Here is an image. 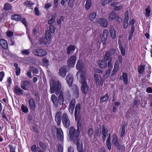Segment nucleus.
Listing matches in <instances>:
<instances>
[{"label":"nucleus","mask_w":152,"mask_h":152,"mask_svg":"<svg viewBox=\"0 0 152 152\" xmlns=\"http://www.w3.org/2000/svg\"><path fill=\"white\" fill-rule=\"evenodd\" d=\"M21 109L23 112L25 113H27L28 112V108L26 106L22 104L21 107Z\"/></svg>","instance_id":"nucleus-40"},{"label":"nucleus","mask_w":152,"mask_h":152,"mask_svg":"<svg viewBox=\"0 0 152 152\" xmlns=\"http://www.w3.org/2000/svg\"><path fill=\"white\" fill-rule=\"evenodd\" d=\"M39 43L41 44L46 45L47 44L45 39L44 38H41L39 40Z\"/></svg>","instance_id":"nucleus-46"},{"label":"nucleus","mask_w":152,"mask_h":152,"mask_svg":"<svg viewBox=\"0 0 152 152\" xmlns=\"http://www.w3.org/2000/svg\"><path fill=\"white\" fill-rule=\"evenodd\" d=\"M113 144L118 149L120 148V146L118 142V139L116 135H114L113 136L112 140Z\"/></svg>","instance_id":"nucleus-17"},{"label":"nucleus","mask_w":152,"mask_h":152,"mask_svg":"<svg viewBox=\"0 0 152 152\" xmlns=\"http://www.w3.org/2000/svg\"><path fill=\"white\" fill-rule=\"evenodd\" d=\"M69 111L71 114H72L74 111L75 107L70 106H69Z\"/></svg>","instance_id":"nucleus-64"},{"label":"nucleus","mask_w":152,"mask_h":152,"mask_svg":"<svg viewBox=\"0 0 152 152\" xmlns=\"http://www.w3.org/2000/svg\"><path fill=\"white\" fill-rule=\"evenodd\" d=\"M21 21L22 23L26 27H27V23L25 18H23Z\"/></svg>","instance_id":"nucleus-62"},{"label":"nucleus","mask_w":152,"mask_h":152,"mask_svg":"<svg viewBox=\"0 0 152 152\" xmlns=\"http://www.w3.org/2000/svg\"><path fill=\"white\" fill-rule=\"evenodd\" d=\"M122 55L124 56L125 55L126 51L124 48L120 49Z\"/></svg>","instance_id":"nucleus-59"},{"label":"nucleus","mask_w":152,"mask_h":152,"mask_svg":"<svg viewBox=\"0 0 152 152\" xmlns=\"http://www.w3.org/2000/svg\"><path fill=\"white\" fill-rule=\"evenodd\" d=\"M109 98L108 94H106L105 95L101 98V101L102 102H104L107 101Z\"/></svg>","instance_id":"nucleus-39"},{"label":"nucleus","mask_w":152,"mask_h":152,"mask_svg":"<svg viewBox=\"0 0 152 152\" xmlns=\"http://www.w3.org/2000/svg\"><path fill=\"white\" fill-rule=\"evenodd\" d=\"M88 134L89 136H91L93 134V132L92 128H89L87 131Z\"/></svg>","instance_id":"nucleus-49"},{"label":"nucleus","mask_w":152,"mask_h":152,"mask_svg":"<svg viewBox=\"0 0 152 152\" xmlns=\"http://www.w3.org/2000/svg\"><path fill=\"white\" fill-rule=\"evenodd\" d=\"M69 71L68 67L66 66H64L60 68L58 73L59 75L62 77H65L66 73Z\"/></svg>","instance_id":"nucleus-7"},{"label":"nucleus","mask_w":152,"mask_h":152,"mask_svg":"<svg viewBox=\"0 0 152 152\" xmlns=\"http://www.w3.org/2000/svg\"><path fill=\"white\" fill-rule=\"evenodd\" d=\"M110 31L111 37L112 39H114L115 37L116 34L114 28L113 27H111L110 29Z\"/></svg>","instance_id":"nucleus-28"},{"label":"nucleus","mask_w":152,"mask_h":152,"mask_svg":"<svg viewBox=\"0 0 152 152\" xmlns=\"http://www.w3.org/2000/svg\"><path fill=\"white\" fill-rule=\"evenodd\" d=\"M77 129L78 130H77V131H78L79 132V130L81 129V125L80 123V121L79 120L78 121L77 123ZM74 129H75L74 127H73ZM75 130H76L75 129ZM77 131V130H76ZM80 133V132H79Z\"/></svg>","instance_id":"nucleus-54"},{"label":"nucleus","mask_w":152,"mask_h":152,"mask_svg":"<svg viewBox=\"0 0 152 152\" xmlns=\"http://www.w3.org/2000/svg\"><path fill=\"white\" fill-rule=\"evenodd\" d=\"M98 64L99 65V67L102 69L105 68L107 66V62L104 60L99 61L98 62Z\"/></svg>","instance_id":"nucleus-24"},{"label":"nucleus","mask_w":152,"mask_h":152,"mask_svg":"<svg viewBox=\"0 0 152 152\" xmlns=\"http://www.w3.org/2000/svg\"><path fill=\"white\" fill-rule=\"evenodd\" d=\"M69 134L70 139L73 141L75 144L77 145L78 151L79 152H83L82 143L81 142L79 141V132L75 130L73 127H71L69 130Z\"/></svg>","instance_id":"nucleus-2"},{"label":"nucleus","mask_w":152,"mask_h":152,"mask_svg":"<svg viewBox=\"0 0 152 152\" xmlns=\"http://www.w3.org/2000/svg\"><path fill=\"white\" fill-rule=\"evenodd\" d=\"M99 76L100 77H101V76L100 75H98L97 74H94V78L95 81L96 86L99 85Z\"/></svg>","instance_id":"nucleus-30"},{"label":"nucleus","mask_w":152,"mask_h":152,"mask_svg":"<svg viewBox=\"0 0 152 152\" xmlns=\"http://www.w3.org/2000/svg\"><path fill=\"white\" fill-rule=\"evenodd\" d=\"M75 99H73L71 101L69 104V106L75 107Z\"/></svg>","instance_id":"nucleus-53"},{"label":"nucleus","mask_w":152,"mask_h":152,"mask_svg":"<svg viewBox=\"0 0 152 152\" xmlns=\"http://www.w3.org/2000/svg\"><path fill=\"white\" fill-rule=\"evenodd\" d=\"M123 5H121L119 6H116L114 7V10L115 11H118L121 10L123 8Z\"/></svg>","instance_id":"nucleus-47"},{"label":"nucleus","mask_w":152,"mask_h":152,"mask_svg":"<svg viewBox=\"0 0 152 152\" xmlns=\"http://www.w3.org/2000/svg\"><path fill=\"white\" fill-rule=\"evenodd\" d=\"M52 132L54 135L56 134L57 138L59 141H62L64 140V134L61 128H58L55 126L52 127Z\"/></svg>","instance_id":"nucleus-4"},{"label":"nucleus","mask_w":152,"mask_h":152,"mask_svg":"<svg viewBox=\"0 0 152 152\" xmlns=\"http://www.w3.org/2000/svg\"><path fill=\"white\" fill-rule=\"evenodd\" d=\"M45 39L49 43H50L51 41V35L49 31H47L45 32Z\"/></svg>","instance_id":"nucleus-20"},{"label":"nucleus","mask_w":152,"mask_h":152,"mask_svg":"<svg viewBox=\"0 0 152 152\" xmlns=\"http://www.w3.org/2000/svg\"><path fill=\"white\" fill-rule=\"evenodd\" d=\"M108 35V31L106 29H104L103 30L102 35H100L102 42L103 44L105 43L107 40Z\"/></svg>","instance_id":"nucleus-9"},{"label":"nucleus","mask_w":152,"mask_h":152,"mask_svg":"<svg viewBox=\"0 0 152 152\" xmlns=\"http://www.w3.org/2000/svg\"><path fill=\"white\" fill-rule=\"evenodd\" d=\"M2 48L5 50L8 48L7 42L4 39H2L0 40V48Z\"/></svg>","instance_id":"nucleus-15"},{"label":"nucleus","mask_w":152,"mask_h":152,"mask_svg":"<svg viewBox=\"0 0 152 152\" xmlns=\"http://www.w3.org/2000/svg\"><path fill=\"white\" fill-rule=\"evenodd\" d=\"M122 77L125 84L126 85L128 83L127 74L126 73H122Z\"/></svg>","instance_id":"nucleus-26"},{"label":"nucleus","mask_w":152,"mask_h":152,"mask_svg":"<svg viewBox=\"0 0 152 152\" xmlns=\"http://www.w3.org/2000/svg\"><path fill=\"white\" fill-rule=\"evenodd\" d=\"M33 54L35 56L42 57L47 54V52L43 49L37 48L34 50L32 51Z\"/></svg>","instance_id":"nucleus-5"},{"label":"nucleus","mask_w":152,"mask_h":152,"mask_svg":"<svg viewBox=\"0 0 152 152\" xmlns=\"http://www.w3.org/2000/svg\"><path fill=\"white\" fill-rule=\"evenodd\" d=\"M61 113L60 112H58L56 114L55 117V121L58 125H59L61 122Z\"/></svg>","instance_id":"nucleus-11"},{"label":"nucleus","mask_w":152,"mask_h":152,"mask_svg":"<svg viewBox=\"0 0 152 152\" xmlns=\"http://www.w3.org/2000/svg\"><path fill=\"white\" fill-rule=\"evenodd\" d=\"M99 23L100 24L101 26H103L104 28L106 27L107 26V22L104 18H100L99 21H98V23Z\"/></svg>","instance_id":"nucleus-16"},{"label":"nucleus","mask_w":152,"mask_h":152,"mask_svg":"<svg viewBox=\"0 0 152 152\" xmlns=\"http://www.w3.org/2000/svg\"><path fill=\"white\" fill-rule=\"evenodd\" d=\"M91 0H86L85 4V8L87 10H89L91 7Z\"/></svg>","instance_id":"nucleus-31"},{"label":"nucleus","mask_w":152,"mask_h":152,"mask_svg":"<svg viewBox=\"0 0 152 152\" xmlns=\"http://www.w3.org/2000/svg\"><path fill=\"white\" fill-rule=\"evenodd\" d=\"M110 69H109L106 71L105 73L104 74L103 76V78H101V81L103 82L109 76L110 72Z\"/></svg>","instance_id":"nucleus-18"},{"label":"nucleus","mask_w":152,"mask_h":152,"mask_svg":"<svg viewBox=\"0 0 152 152\" xmlns=\"http://www.w3.org/2000/svg\"><path fill=\"white\" fill-rule=\"evenodd\" d=\"M83 65L82 60H79L77 63L76 65V68L77 70H80L83 69Z\"/></svg>","instance_id":"nucleus-23"},{"label":"nucleus","mask_w":152,"mask_h":152,"mask_svg":"<svg viewBox=\"0 0 152 152\" xmlns=\"http://www.w3.org/2000/svg\"><path fill=\"white\" fill-rule=\"evenodd\" d=\"M56 16L57 15L56 14L52 15L51 18L48 21V24H51L53 23L55 21Z\"/></svg>","instance_id":"nucleus-27"},{"label":"nucleus","mask_w":152,"mask_h":152,"mask_svg":"<svg viewBox=\"0 0 152 152\" xmlns=\"http://www.w3.org/2000/svg\"><path fill=\"white\" fill-rule=\"evenodd\" d=\"M62 122L63 125L66 128H68L69 126L70 121L68 118V116L66 113H64L63 114Z\"/></svg>","instance_id":"nucleus-6"},{"label":"nucleus","mask_w":152,"mask_h":152,"mask_svg":"<svg viewBox=\"0 0 152 152\" xmlns=\"http://www.w3.org/2000/svg\"><path fill=\"white\" fill-rule=\"evenodd\" d=\"M29 85V83L27 81H25L23 82V83H21L20 84V86L22 89L24 90H27L26 86H28Z\"/></svg>","instance_id":"nucleus-25"},{"label":"nucleus","mask_w":152,"mask_h":152,"mask_svg":"<svg viewBox=\"0 0 152 152\" xmlns=\"http://www.w3.org/2000/svg\"><path fill=\"white\" fill-rule=\"evenodd\" d=\"M29 105L31 108L34 110L36 108V105L34 100L33 99H30L28 100Z\"/></svg>","instance_id":"nucleus-19"},{"label":"nucleus","mask_w":152,"mask_h":152,"mask_svg":"<svg viewBox=\"0 0 152 152\" xmlns=\"http://www.w3.org/2000/svg\"><path fill=\"white\" fill-rule=\"evenodd\" d=\"M145 70V67L142 65L140 66L138 68V71L140 74H142Z\"/></svg>","instance_id":"nucleus-37"},{"label":"nucleus","mask_w":152,"mask_h":152,"mask_svg":"<svg viewBox=\"0 0 152 152\" xmlns=\"http://www.w3.org/2000/svg\"><path fill=\"white\" fill-rule=\"evenodd\" d=\"M116 16L115 12L112 11L109 14L108 18L109 20L111 21L114 20L116 18Z\"/></svg>","instance_id":"nucleus-22"},{"label":"nucleus","mask_w":152,"mask_h":152,"mask_svg":"<svg viewBox=\"0 0 152 152\" xmlns=\"http://www.w3.org/2000/svg\"><path fill=\"white\" fill-rule=\"evenodd\" d=\"M85 71L84 70H81L77 72L76 75L77 77L78 76L80 77V81L82 84L81 87V91L82 92L86 94L88 90V87L87 84L86 79L85 76Z\"/></svg>","instance_id":"nucleus-3"},{"label":"nucleus","mask_w":152,"mask_h":152,"mask_svg":"<svg viewBox=\"0 0 152 152\" xmlns=\"http://www.w3.org/2000/svg\"><path fill=\"white\" fill-rule=\"evenodd\" d=\"M35 14L37 16H39L40 15L38 7H36L34 9Z\"/></svg>","instance_id":"nucleus-45"},{"label":"nucleus","mask_w":152,"mask_h":152,"mask_svg":"<svg viewBox=\"0 0 152 152\" xmlns=\"http://www.w3.org/2000/svg\"><path fill=\"white\" fill-rule=\"evenodd\" d=\"M4 75V73L3 72H0V81L1 82Z\"/></svg>","instance_id":"nucleus-57"},{"label":"nucleus","mask_w":152,"mask_h":152,"mask_svg":"<svg viewBox=\"0 0 152 152\" xmlns=\"http://www.w3.org/2000/svg\"><path fill=\"white\" fill-rule=\"evenodd\" d=\"M49 30L50 32L52 34L54 33L55 31V29L54 26L52 25L49 26Z\"/></svg>","instance_id":"nucleus-50"},{"label":"nucleus","mask_w":152,"mask_h":152,"mask_svg":"<svg viewBox=\"0 0 152 152\" xmlns=\"http://www.w3.org/2000/svg\"><path fill=\"white\" fill-rule=\"evenodd\" d=\"M97 14L96 12H94L91 13L89 15L88 18L92 22L97 23H98V21L96 18Z\"/></svg>","instance_id":"nucleus-10"},{"label":"nucleus","mask_w":152,"mask_h":152,"mask_svg":"<svg viewBox=\"0 0 152 152\" xmlns=\"http://www.w3.org/2000/svg\"><path fill=\"white\" fill-rule=\"evenodd\" d=\"M119 4V2H115L112 3L111 4L110 6L111 7H115L117 5H118Z\"/></svg>","instance_id":"nucleus-63"},{"label":"nucleus","mask_w":152,"mask_h":152,"mask_svg":"<svg viewBox=\"0 0 152 152\" xmlns=\"http://www.w3.org/2000/svg\"><path fill=\"white\" fill-rule=\"evenodd\" d=\"M145 16L147 17H149L150 16V13L151 12L150 7L148 6L147 7L145 10Z\"/></svg>","instance_id":"nucleus-34"},{"label":"nucleus","mask_w":152,"mask_h":152,"mask_svg":"<svg viewBox=\"0 0 152 152\" xmlns=\"http://www.w3.org/2000/svg\"><path fill=\"white\" fill-rule=\"evenodd\" d=\"M80 106L79 104H77L75 107V119H77V118L78 116V114L80 109Z\"/></svg>","instance_id":"nucleus-21"},{"label":"nucleus","mask_w":152,"mask_h":152,"mask_svg":"<svg viewBox=\"0 0 152 152\" xmlns=\"http://www.w3.org/2000/svg\"><path fill=\"white\" fill-rule=\"evenodd\" d=\"M126 125L125 124H123L121 126V137H123L124 134H125V126Z\"/></svg>","instance_id":"nucleus-35"},{"label":"nucleus","mask_w":152,"mask_h":152,"mask_svg":"<svg viewBox=\"0 0 152 152\" xmlns=\"http://www.w3.org/2000/svg\"><path fill=\"white\" fill-rule=\"evenodd\" d=\"M30 71H31L33 73L38 74L39 73V70L38 69L33 67H31L30 68Z\"/></svg>","instance_id":"nucleus-41"},{"label":"nucleus","mask_w":152,"mask_h":152,"mask_svg":"<svg viewBox=\"0 0 152 152\" xmlns=\"http://www.w3.org/2000/svg\"><path fill=\"white\" fill-rule=\"evenodd\" d=\"M21 53L23 55H28L30 53V50L25 49L22 51Z\"/></svg>","instance_id":"nucleus-36"},{"label":"nucleus","mask_w":152,"mask_h":152,"mask_svg":"<svg viewBox=\"0 0 152 152\" xmlns=\"http://www.w3.org/2000/svg\"><path fill=\"white\" fill-rule=\"evenodd\" d=\"M11 18L12 20L17 21H19L21 19V17L20 15H14L11 16Z\"/></svg>","instance_id":"nucleus-29"},{"label":"nucleus","mask_w":152,"mask_h":152,"mask_svg":"<svg viewBox=\"0 0 152 152\" xmlns=\"http://www.w3.org/2000/svg\"><path fill=\"white\" fill-rule=\"evenodd\" d=\"M66 80L69 86H71L72 84L73 81L72 75L70 73L68 74L66 77Z\"/></svg>","instance_id":"nucleus-13"},{"label":"nucleus","mask_w":152,"mask_h":152,"mask_svg":"<svg viewBox=\"0 0 152 152\" xmlns=\"http://www.w3.org/2000/svg\"><path fill=\"white\" fill-rule=\"evenodd\" d=\"M108 66L109 69H110V70H111L112 68L113 65L112 64V58H110L109 60L108 61Z\"/></svg>","instance_id":"nucleus-48"},{"label":"nucleus","mask_w":152,"mask_h":152,"mask_svg":"<svg viewBox=\"0 0 152 152\" xmlns=\"http://www.w3.org/2000/svg\"><path fill=\"white\" fill-rule=\"evenodd\" d=\"M118 65L116 63H115L114 67L112 71V74H114L118 70Z\"/></svg>","instance_id":"nucleus-43"},{"label":"nucleus","mask_w":152,"mask_h":152,"mask_svg":"<svg viewBox=\"0 0 152 152\" xmlns=\"http://www.w3.org/2000/svg\"><path fill=\"white\" fill-rule=\"evenodd\" d=\"M74 0H69L68 2V6L70 8H73V7Z\"/></svg>","instance_id":"nucleus-51"},{"label":"nucleus","mask_w":152,"mask_h":152,"mask_svg":"<svg viewBox=\"0 0 152 152\" xmlns=\"http://www.w3.org/2000/svg\"><path fill=\"white\" fill-rule=\"evenodd\" d=\"M8 146L10 148V152H15V149L12 145H9Z\"/></svg>","instance_id":"nucleus-58"},{"label":"nucleus","mask_w":152,"mask_h":152,"mask_svg":"<svg viewBox=\"0 0 152 152\" xmlns=\"http://www.w3.org/2000/svg\"><path fill=\"white\" fill-rule=\"evenodd\" d=\"M108 129L105 128L104 125L102 126V133L103 135L102 139L104 141H105L106 137L108 136V134L107 133Z\"/></svg>","instance_id":"nucleus-12"},{"label":"nucleus","mask_w":152,"mask_h":152,"mask_svg":"<svg viewBox=\"0 0 152 152\" xmlns=\"http://www.w3.org/2000/svg\"><path fill=\"white\" fill-rule=\"evenodd\" d=\"M110 55L108 51L106 52L105 54L104 59L106 60H109L110 58Z\"/></svg>","instance_id":"nucleus-42"},{"label":"nucleus","mask_w":152,"mask_h":152,"mask_svg":"<svg viewBox=\"0 0 152 152\" xmlns=\"http://www.w3.org/2000/svg\"><path fill=\"white\" fill-rule=\"evenodd\" d=\"M39 147L36 148V145H33L31 147V149L32 151L34 152H35V151L37 150V149H39Z\"/></svg>","instance_id":"nucleus-56"},{"label":"nucleus","mask_w":152,"mask_h":152,"mask_svg":"<svg viewBox=\"0 0 152 152\" xmlns=\"http://www.w3.org/2000/svg\"><path fill=\"white\" fill-rule=\"evenodd\" d=\"M75 49V47L73 45H70L67 48V53L68 54H70Z\"/></svg>","instance_id":"nucleus-32"},{"label":"nucleus","mask_w":152,"mask_h":152,"mask_svg":"<svg viewBox=\"0 0 152 152\" xmlns=\"http://www.w3.org/2000/svg\"><path fill=\"white\" fill-rule=\"evenodd\" d=\"M76 60L77 58L76 56H71L67 61V64L68 66L69 67H74Z\"/></svg>","instance_id":"nucleus-8"},{"label":"nucleus","mask_w":152,"mask_h":152,"mask_svg":"<svg viewBox=\"0 0 152 152\" xmlns=\"http://www.w3.org/2000/svg\"><path fill=\"white\" fill-rule=\"evenodd\" d=\"M12 8V6L11 4L6 3L4 5V9L5 10H11Z\"/></svg>","instance_id":"nucleus-33"},{"label":"nucleus","mask_w":152,"mask_h":152,"mask_svg":"<svg viewBox=\"0 0 152 152\" xmlns=\"http://www.w3.org/2000/svg\"><path fill=\"white\" fill-rule=\"evenodd\" d=\"M129 12L128 10L126 11L125 13V17L124 18V22H128V21L129 20Z\"/></svg>","instance_id":"nucleus-38"},{"label":"nucleus","mask_w":152,"mask_h":152,"mask_svg":"<svg viewBox=\"0 0 152 152\" xmlns=\"http://www.w3.org/2000/svg\"><path fill=\"white\" fill-rule=\"evenodd\" d=\"M43 65L44 66H47L49 65L48 60L46 58H43L42 59Z\"/></svg>","instance_id":"nucleus-44"},{"label":"nucleus","mask_w":152,"mask_h":152,"mask_svg":"<svg viewBox=\"0 0 152 152\" xmlns=\"http://www.w3.org/2000/svg\"><path fill=\"white\" fill-rule=\"evenodd\" d=\"M14 91L19 95H22L24 91L18 86H15L14 89Z\"/></svg>","instance_id":"nucleus-14"},{"label":"nucleus","mask_w":152,"mask_h":152,"mask_svg":"<svg viewBox=\"0 0 152 152\" xmlns=\"http://www.w3.org/2000/svg\"><path fill=\"white\" fill-rule=\"evenodd\" d=\"M52 6V4L51 3H47L44 6V8L47 10L48 9V8L51 7Z\"/></svg>","instance_id":"nucleus-52"},{"label":"nucleus","mask_w":152,"mask_h":152,"mask_svg":"<svg viewBox=\"0 0 152 152\" xmlns=\"http://www.w3.org/2000/svg\"><path fill=\"white\" fill-rule=\"evenodd\" d=\"M7 37H10L13 35V33L12 31H8L7 32Z\"/></svg>","instance_id":"nucleus-60"},{"label":"nucleus","mask_w":152,"mask_h":152,"mask_svg":"<svg viewBox=\"0 0 152 152\" xmlns=\"http://www.w3.org/2000/svg\"><path fill=\"white\" fill-rule=\"evenodd\" d=\"M116 52V50L115 49H111L110 51V55H112L113 54H114Z\"/></svg>","instance_id":"nucleus-61"},{"label":"nucleus","mask_w":152,"mask_h":152,"mask_svg":"<svg viewBox=\"0 0 152 152\" xmlns=\"http://www.w3.org/2000/svg\"><path fill=\"white\" fill-rule=\"evenodd\" d=\"M50 91L51 94L55 92L56 95H59L58 98L54 94H52L51 96V100L54 105L56 107L58 105H61L63 104L64 99L66 97L69 96L68 94L64 92L63 91H60L61 88V85L59 81H55L53 80L50 81Z\"/></svg>","instance_id":"nucleus-1"},{"label":"nucleus","mask_w":152,"mask_h":152,"mask_svg":"<svg viewBox=\"0 0 152 152\" xmlns=\"http://www.w3.org/2000/svg\"><path fill=\"white\" fill-rule=\"evenodd\" d=\"M39 145L43 149H46V147L45 144L42 143L41 142H40L39 143Z\"/></svg>","instance_id":"nucleus-55"}]
</instances>
